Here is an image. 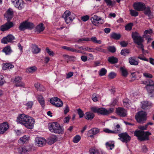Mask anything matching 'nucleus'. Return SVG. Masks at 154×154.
<instances>
[{"label":"nucleus","mask_w":154,"mask_h":154,"mask_svg":"<svg viewBox=\"0 0 154 154\" xmlns=\"http://www.w3.org/2000/svg\"><path fill=\"white\" fill-rule=\"evenodd\" d=\"M92 23L95 26H98L100 24H102L104 23V21L100 17L94 15L91 18Z\"/></svg>","instance_id":"obj_10"},{"label":"nucleus","mask_w":154,"mask_h":154,"mask_svg":"<svg viewBox=\"0 0 154 154\" xmlns=\"http://www.w3.org/2000/svg\"><path fill=\"white\" fill-rule=\"evenodd\" d=\"M70 117L69 116L66 117L64 119L63 121L65 123H68L69 122V120Z\"/></svg>","instance_id":"obj_62"},{"label":"nucleus","mask_w":154,"mask_h":154,"mask_svg":"<svg viewBox=\"0 0 154 154\" xmlns=\"http://www.w3.org/2000/svg\"><path fill=\"white\" fill-rule=\"evenodd\" d=\"M92 100L94 102L97 101V98L96 94H94L92 95Z\"/></svg>","instance_id":"obj_64"},{"label":"nucleus","mask_w":154,"mask_h":154,"mask_svg":"<svg viewBox=\"0 0 154 154\" xmlns=\"http://www.w3.org/2000/svg\"><path fill=\"white\" fill-rule=\"evenodd\" d=\"M116 113L120 116L122 117H125L127 114V111L122 108H118L116 109Z\"/></svg>","instance_id":"obj_19"},{"label":"nucleus","mask_w":154,"mask_h":154,"mask_svg":"<svg viewBox=\"0 0 154 154\" xmlns=\"http://www.w3.org/2000/svg\"><path fill=\"white\" fill-rule=\"evenodd\" d=\"M69 111V107L68 105H66L65 108L64 109V114H66V113H67Z\"/></svg>","instance_id":"obj_63"},{"label":"nucleus","mask_w":154,"mask_h":154,"mask_svg":"<svg viewBox=\"0 0 154 154\" xmlns=\"http://www.w3.org/2000/svg\"><path fill=\"white\" fill-rule=\"evenodd\" d=\"M14 39L15 37L13 35L9 34L2 39L1 42L4 44H7L9 42H11Z\"/></svg>","instance_id":"obj_16"},{"label":"nucleus","mask_w":154,"mask_h":154,"mask_svg":"<svg viewBox=\"0 0 154 154\" xmlns=\"http://www.w3.org/2000/svg\"><path fill=\"white\" fill-rule=\"evenodd\" d=\"M11 0L15 6L19 9H21L24 8L25 3L22 0Z\"/></svg>","instance_id":"obj_15"},{"label":"nucleus","mask_w":154,"mask_h":154,"mask_svg":"<svg viewBox=\"0 0 154 154\" xmlns=\"http://www.w3.org/2000/svg\"><path fill=\"white\" fill-rule=\"evenodd\" d=\"M32 150V147L30 146H24L17 148L18 152L21 154H26L29 153Z\"/></svg>","instance_id":"obj_13"},{"label":"nucleus","mask_w":154,"mask_h":154,"mask_svg":"<svg viewBox=\"0 0 154 154\" xmlns=\"http://www.w3.org/2000/svg\"><path fill=\"white\" fill-rule=\"evenodd\" d=\"M29 138L28 136L24 135L19 140L18 142L20 144H23L28 140Z\"/></svg>","instance_id":"obj_32"},{"label":"nucleus","mask_w":154,"mask_h":154,"mask_svg":"<svg viewBox=\"0 0 154 154\" xmlns=\"http://www.w3.org/2000/svg\"><path fill=\"white\" fill-rule=\"evenodd\" d=\"M35 87L39 91H43L44 90L43 86L38 83H36L35 84Z\"/></svg>","instance_id":"obj_38"},{"label":"nucleus","mask_w":154,"mask_h":154,"mask_svg":"<svg viewBox=\"0 0 154 154\" xmlns=\"http://www.w3.org/2000/svg\"><path fill=\"white\" fill-rule=\"evenodd\" d=\"M118 136L119 137V139L124 142L127 143L130 141L131 139L130 136L126 133L119 134Z\"/></svg>","instance_id":"obj_14"},{"label":"nucleus","mask_w":154,"mask_h":154,"mask_svg":"<svg viewBox=\"0 0 154 154\" xmlns=\"http://www.w3.org/2000/svg\"><path fill=\"white\" fill-rule=\"evenodd\" d=\"M41 51L40 48L36 45L32 46V52L33 54H37L39 53Z\"/></svg>","instance_id":"obj_36"},{"label":"nucleus","mask_w":154,"mask_h":154,"mask_svg":"<svg viewBox=\"0 0 154 154\" xmlns=\"http://www.w3.org/2000/svg\"><path fill=\"white\" fill-rule=\"evenodd\" d=\"M146 114L143 111L138 112L135 116V119L137 122L142 123L146 120Z\"/></svg>","instance_id":"obj_9"},{"label":"nucleus","mask_w":154,"mask_h":154,"mask_svg":"<svg viewBox=\"0 0 154 154\" xmlns=\"http://www.w3.org/2000/svg\"><path fill=\"white\" fill-rule=\"evenodd\" d=\"M100 131L97 128H93L89 130L88 133V135L91 137H93L94 135L98 133Z\"/></svg>","instance_id":"obj_22"},{"label":"nucleus","mask_w":154,"mask_h":154,"mask_svg":"<svg viewBox=\"0 0 154 154\" xmlns=\"http://www.w3.org/2000/svg\"><path fill=\"white\" fill-rule=\"evenodd\" d=\"M90 39V41H91L94 43L98 44H101V41L100 40H97V38L96 37H92Z\"/></svg>","instance_id":"obj_42"},{"label":"nucleus","mask_w":154,"mask_h":154,"mask_svg":"<svg viewBox=\"0 0 154 154\" xmlns=\"http://www.w3.org/2000/svg\"><path fill=\"white\" fill-rule=\"evenodd\" d=\"M120 70L122 72V75L125 77H126L128 74L126 69L124 67H122L120 68Z\"/></svg>","instance_id":"obj_40"},{"label":"nucleus","mask_w":154,"mask_h":154,"mask_svg":"<svg viewBox=\"0 0 154 154\" xmlns=\"http://www.w3.org/2000/svg\"><path fill=\"white\" fill-rule=\"evenodd\" d=\"M91 110L95 113L101 114L103 115H106L109 114L113 112L114 109L113 108H110L107 110L103 108H98L95 106L92 107L91 108Z\"/></svg>","instance_id":"obj_6"},{"label":"nucleus","mask_w":154,"mask_h":154,"mask_svg":"<svg viewBox=\"0 0 154 154\" xmlns=\"http://www.w3.org/2000/svg\"><path fill=\"white\" fill-rule=\"evenodd\" d=\"M116 74L114 72H110L108 75L109 77L111 79H112L115 77Z\"/></svg>","instance_id":"obj_58"},{"label":"nucleus","mask_w":154,"mask_h":154,"mask_svg":"<svg viewBox=\"0 0 154 154\" xmlns=\"http://www.w3.org/2000/svg\"><path fill=\"white\" fill-rule=\"evenodd\" d=\"M152 30L151 29H150L149 30H146L144 32V34L143 35V37H144L146 36V34H150L152 33Z\"/></svg>","instance_id":"obj_56"},{"label":"nucleus","mask_w":154,"mask_h":154,"mask_svg":"<svg viewBox=\"0 0 154 154\" xmlns=\"http://www.w3.org/2000/svg\"><path fill=\"white\" fill-rule=\"evenodd\" d=\"M108 51L110 52L114 53L116 51V48L113 46H110L108 48Z\"/></svg>","instance_id":"obj_57"},{"label":"nucleus","mask_w":154,"mask_h":154,"mask_svg":"<svg viewBox=\"0 0 154 154\" xmlns=\"http://www.w3.org/2000/svg\"><path fill=\"white\" fill-rule=\"evenodd\" d=\"M146 88L151 97H154V82L151 79L147 81Z\"/></svg>","instance_id":"obj_8"},{"label":"nucleus","mask_w":154,"mask_h":154,"mask_svg":"<svg viewBox=\"0 0 154 154\" xmlns=\"http://www.w3.org/2000/svg\"><path fill=\"white\" fill-rule=\"evenodd\" d=\"M116 127L117 129H115L114 131L110 130L108 128H105L104 129L103 131L106 133H118L120 132L119 125H117L116 126Z\"/></svg>","instance_id":"obj_24"},{"label":"nucleus","mask_w":154,"mask_h":154,"mask_svg":"<svg viewBox=\"0 0 154 154\" xmlns=\"http://www.w3.org/2000/svg\"><path fill=\"white\" fill-rule=\"evenodd\" d=\"M89 19V17L88 15H86L81 17V20L83 21H86Z\"/></svg>","instance_id":"obj_61"},{"label":"nucleus","mask_w":154,"mask_h":154,"mask_svg":"<svg viewBox=\"0 0 154 154\" xmlns=\"http://www.w3.org/2000/svg\"><path fill=\"white\" fill-rule=\"evenodd\" d=\"M94 50L100 52H106L105 50L101 48L100 47H97L94 49Z\"/></svg>","instance_id":"obj_54"},{"label":"nucleus","mask_w":154,"mask_h":154,"mask_svg":"<svg viewBox=\"0 0 154 154\" xmlns=\"http://www.w3.org/2000/svg\"><path fill=\"white\" fill-rule=\"evenodd\" d=\"M130 14L131 16L134 17H136L138 15V13L133 10H130Z\"/></svg>","instance_id":"obj_45"},{"label":"nucleus","mask_w":154,"mask_h":154,"mask_svg":"<svg viewBox=\"0 0 154 154\" xmlns=\"http://www.w3.org/2000/svg\"><path fill=\"white\" fill-rule=\"evenodd\" d=\"M107 72V70L105 68H102L99 72V75L102 76L105 75Z\"/></svg>","instance_id":"obj_44"},{"label":"nucleus","mask_w":154,"mask_h":154,"mask_svg":"<svg viewBox=\"0 0 154 154\" xmlns=\"http://www.w3.org/2000/svg\"><path fill=\"white\" fill-rule=\"evenodd\" d=\"M62 48L68 51H70L71 52H73L75 51V49L67 46H63L62 47Z\"/></svg>","instance_id":"obj_50"},{"label":"nucleus","mask_w":154,"mask_h":154,"mask_svg":"<svg viewBox=\"0 0 154 154\" xmlns=\"http://www.w3.org/2000/svg\"><path fill=\"white\" fill-rule=\"evenodd\" d=\"M9 128V126L7 122H4L0 124V134H3Z\"/></svg>","instance_id":"obj_20"},{"label":"nucleus","mask_w":154,"mask_h":154,"mask_svg":"<svg viewBox=\"0 0 154 154\" xmlns=\"http://www.w3.org/2000/svg\"><path fill=\"white\" fill-rule=\"evenodd\" d=\"M21 78L17 76L15 78L14 80V82L15 83V86L17 87H24L25 84L21 81Z\"/></svg>","instance_id":"obj_21"},{"label":"nucleus","mask_w":154,"mask_h":154,"mask_svg":"<svg viewBox=\"0 0 154 154\" xmlns=\"http://www.w3.org/2000/svg\"><path fill=\"white\" fill-rule=\"evenodd\" d=\"M45 29V27L42 23H40L38 25L36 28V32L38 33L43 31Z\"/></svg>","instance_id":"obj_30"},{"label":"nucleus","mask_w":154,"mask_h":154,"mask_svg":"<svg viewBox=\"0 0 154 154\" xmlns=\"http://www.w3.org/2000/svg\"><path fill=\"white\" fill-rule=\"evenodd\" d=\"M105 145L106 148L109 150H112L114 148L115 145L113 141H109L106 143Z\"/></svg>","instance_id":"obj_27"},{"label":"nucleus","mask_w":154,"mask_h":154,"mask_svg":"<svg viewBox=\"0 0 154 154\" xmlns=\"http://www.w3.org/2000/svg\"><path fill=\"white\" fill-rule=\"evenodd\" d=\"M83 41L88 42L90 41V40L88 38H82L78 40L77 42H82Z\"/></svg>","instance_id":"obj_51"},{"label":"nucleus","mask_w":154,"mask_h":154,"mask_svg":"<svg viewBox=\"0 0 154 154\" xmlns=\"http://www.w3.org/2000/svg\"><path fill=\"white\" fill-rule=\"evenodd\" d=\"M108 61L110 63L112 64H114L117 63L118 61V60L117 58L112 56L108 58Z\"/></svg>","instance_id":"obj_34"},{"label":"nucleus","mask_w":154,"mask_h":154,"mask_svg":"<svg viewBox=\"0 0 154 154\" xmlns=\"http://www.w3.org/2000/svg\"><path fill=\"white\" fill-rule=\"evenodd\" d=\"M13 14V12L12 9L9 8L7 11L4 16L7 18L8 21L0 26V29L1 31L4 32L7 31L14 26L13 23L10 21L12 18Z\"/></svg>","instance_id":"obj_2"},{"label":"nucleus","mask_w":154,"mask_h":154,"mask_svg":"<svg viewBox=\"0 0 154 154\" xmlns=\"http://www.w3.org/2000/svg\"><path fill=\"white\" fill-rule=\"evenodd\" d=\"M27 109H31L33 105V103L32 101L28 102L26 104Z\"/></svg>","instance_id":"obj_53"},{"label":"nucleus","mask_w":154,"mask_h":154,"mask_svg":"<svg viewBox=\"0 0 154 154\" xmlns=\"http://www.w3.org/2000/svg\"><path fill=\"white\" fill-rule=\"evenodd\" d=\"M46 50L47 53L49 55L51 56H53L54 55V52L50 50L48 48H46Z\"/></svg>","instance_id":"obj_52"},{"label":"nucleus","mask_w":154,"mask_h":154,"mask_svg":"<svg viewBox=\"0 0 154 154\" xmlns=\"http://www.w3.org/2000/svg\"><path fill=\"white\" fill-rule=\"evenodd\" d=\"M34 26V25L32 23L25 21L20 24L19 26V29L21 31H23L26 29H31L33 28Z\"/></svg>","instance_id":"obj_11"},{"label":"nucleus","mask_w":154,"mask_h":154,"mask_svg":"<svg viewBox=\"0 0 154 154\" xmlns=\"http://www.w3.org/2000/svg\"><path fill=\"white\" fill-rule=\"evenodd\" d=\"M50 102L57 107H61L63 105V102L60 99L56 97L51 98L50 100Z\"/></svg>","instance_id":"obj_12"},{"label":"nucleus","mask_w":154,"mask_h":154,"mask_svg":"<svg viewBox=\"0 0 154 154\" xmlns=\"http://www.w3.org/2000/svg\"><path fill=\"white\" fill-rule=\"evenodd\" d=\"M144 10V14H145L147 15L150 18L153 17V16L149 7H145V8Z\"/></svg>","instance_id":"obj_28"},{"label":"nucleus","mask_w":154,"mask_h":154,"mask_svg":"<svg viewBox=\"0 0 154 154\" xmlns=\"http://www.w3.org/2000/svg\"><path fill=\"white\" fill-rule=\"evenodd\" d=\"M130 51L128 49H126L124 50H122L121 52V55L125 56L127 54L129 53Z\"/></svg>","instance_id":"obj_47"},{"label":"nucleus","mask_w":154,"mask_h":154,"mask_svg":"<svg viewBox=\"0 0 154 154\" xmlns=\"http://www.w3.org/2000/svg\"><path fill=\"white\" fill-rule=\"evenodd\" d=\"M81 138V137L79 135H77L74 137L73 141L74 143H77L80 140Z\"/></svg>","instance_id":"obj_43"},{"label":"nucleus","mask_w":154,"mask_h":154,"mask_svg":"<svg viewBox=\"0 0 154 154\" xmlns=\"http://www.w3.org/2000/svg\"><path fill=\"white\" fill-rule=\"evenodd\" d=\"M143 75L146 78H151L152 77V76L150 73H144Z\"/></svg>","instance_id":"obj_60"},{"label":"nucleus","mask_w":154,"mask_h":154,"mask_svg":"<svg viewBox=\"0 0 154 154\" xmlns=\"http://www.w3.org/2000/svg\"><path fill=\"white\" fill-rule=\"evenodd\" d=\"M111 37L112 38L118 40L120 39L121 37V35L119 34H117L116 33H113L111 35Z\"/></svg>","instance_id":"obj_39"},{"label":"nucleus","mask_w":154,"mask_h":154,"mask_svg":"<svg viewBox=\"0 0 154 154\" xmlns=\"http://www.w3.org/2000/svg\"><path fill=\"white\" fill-rule=\"evenodd\" d=\"M38 100L42 107L45 106V100L44 98L41 95H38Z\"/></svg>","instance_id":"obj_33"},{"label":"nucleus","mask_w":154,"mask_h":154,"mask_svg":"<svg viewBox=\"0 0 154 154\" xmlns=\"http://www.w3.org/2000/svg\"><path fill=\"white\" fill-rule=\"evenodd\" d=\"M133 26L132 23H130L125 26V29L127 31H130L132 29V26Z\"/></svg>","instance_id":"obj_46"},{"label":"nucleus","mask_w":154,"mask_h":154,"mask_svg":"<svg viewBox=\"0 0 154 154\" xmlns=\"http://www.w3.org/2000/svg\"><path fill=\"white\" fill-rule=\"evenodd\" d=\"M131 35L134 43L137 45L138 48L141 49L143 51L144 49L142 43L144 42V40L143 38L137 32H132Z\"/></svg>","instance_id":"obj_5"},{"label":"nucleus","mask_w":154,"mask_h":154,"mask_svg":"<svg viewBox=\"0 0 154 154\" xmlns=\"http://www.w3.org/2000/svg\"><path fill=\"white\" fill-rule=\"evenodd\" d=\"M35 143L36 145L39 146H42L46 144V140L42 137H37L35 138Z\"/></svg>","instance_id":"obj_17"},{"label":"nucleus","mask_w":154,"mask_h":154,"mask_svg":"<svg viewBox=\"0 0 154 154\" xmlns=\"http://www.w3.org/2000/svg\"><path fill=\"white\" fill-rule=\"evenodd\" d=\"M5 82V81L3 75H0V85H3Z\"/></svg>","instance_id":"obj_59"},{"label":"nucleus","mask_w":154,"mask_h":154,"mask_svg":"<svg viewBox=\"0 0 154 154\" xmlns=\"http://www.w3.org/2000/svg\"><path fill=\"white\" fill-rule=\"evenodd\" d=\"M17 122L29 129L32 128L35 122L33 118L24 114L19 115L17 117Z\"/></svg>","instance_id":"obj_1"},{"label":"nucleus","mask_w":154,"mask_h":154,"mask_svg":"<svg viewBox=\"0 0 154 154\" xmlns=\"http://www.w3.org/2000/svg\"><path fill=\"white\" fill-rule=\"evenodd\" d=\"M141 104L142 108L145 110L149 109L151 107V103L147 101H142Z\"/></svg>","instance_id":"obj_23"},{"label":"nucleus","mask_w":154,"mask_h":154,"mask_svg":"<svg viewBox=\"0 0 154 154\" xmlns=\"http://www.w3.org/2000/svg\"><path fill=\"white\" fill-rule=\"evenodd\" d=\"M74 14L71 12L69 10H66L63 15V17L64 19L66 22L68 24L71 22L75 18Z\"/></svg>","instance_id":"obj_7"},{"label":"nucleus","mask_w":154,"mask_h":154,"mask_svg":"<svg viewBox=\"0 0 154 154\" xmlns=\"http://www.w3.org/2000/svg\"><path fill=\"white\" fill-rule=\"evenodd\" d=\"M123 103L125 106L127 107L129 105V100L128 99H125L123 100Z\"/></svg>","instance_id":"obj_55"},{"label":"nucleus","mask_w":154,"mask_h":154,"mask_svg":"<svg viewBox=\"0 0 154 154\" xmlns=\"http://www.w3.org/2000/svg\"><path fill=\"white\" fill-rule=\"evenodd\" d=\"M145 5L142 2H138L134 3L133 7L134 9L137 11H142L145 8Z\"/></svg>","instance_id":"obj_18"},{"label":"nucleus","mask_w":154,"mask_h":154,"mask_svg":"<svg viewBox=\"0 0 154 154\" xmlns=\"http://www.w3.org/2000/svg\"><path fill=\"white\" fill-rule=\"evenodd\" d=\"M77 112L80 118H82L84 116L83 111L80 109H77Z\"/></svg>","instance_id":"obj_49"},{"label":"nucleus","mask_w":154,"mask_h":154,"mask_svg":"<svg viewBox=\"0 0 154 154\" xmlns=\"http://www.w3.org/2000/svg\"><path fill=\"white\" fill-rule=\"evenodd\" d=\"M36 69V67L32 66L28 68L27 69L26 71L27 72L32 73L35 71Z\"/></svg>","instance_id":"obj_48"},{"label":"nucleus","mask_w":154,"mask_h":154,"mask_svg":"<svg viewBox=\"0 0 154 154\" xmlns=\"http://www.w3.org/2000/svg\"><path fill=\"white\" fill-rule=\"evenodd\" d=\"M129 62L131 65L136 66L138 64V61L136 60L135 57H131L129 58Z\"/></svg>","instance_id":"obj_29"},{"label":"nucleus","mask_w":154,"mask_h":154,"mask_svg":"<svg viewBox=\"0 0 154 154\" xmlns=\"http://www.w3.org/2000/svg\"><path fill=\"white\" fill-rule=\"evenodd\" d=\"M14 67V66L11 63H4L3 65V69L4 70H6L8 69H11Z\"/></svg>","instance_id":"obj_31"},{"label":"nucleus","mask_w":154,"mask_h":154,"mask_svg":"<svg viewBox=\"0 0 154 154\" xmlns=\"http://www.w3.org/2000/svg\"><path fill=\"white\" fill-rule=\"evenodd\" d=\"M104 1L108 6H112L116 3V2L114 0L111 1L110 0H104Z\"/></svg>","instance_id":"obj_41"},{"label":"nucleus","mask_w":154,"mask_h":154,"mask_svg":"<svg viewBox=\"0 0 154 154\" xmlns=\"http://www.w3.org/2000/svg\"><path fill=\"white\" fill-rule=\"evenodd\" d=\"M57 140V138L55 135H53L50 137L47 140V143L50 145L53 144Z\"/></svg>","instance_id":"obj_25"},{"label":"nucleus","mask_w":154,"mask_h":154,"mask_svg":"<svg viewBox=\"0 0 154 154\" xmlns=\"http://www.w3.org/2000/svg\"><path fill=\"white\" fill-rule=\"evenodd\" d=\"M2 51L4 52L6 54L9 55L12 52V50L10 46H8L5 47L3 50Z\"/></svg>","instance_id":"obj_37"},{"label":"nucleus","mask_w":154,"mask_h":154,"mask_svg":"<svg viewBox=\"0 0 154 154\" xmlns=\"http://www.w3.org/2000/svg\"><path fill=\"white\" fill-rule=\"evenodd\" d=\"M89 151L91 154H103L102 151L96 149H90Z\"/></svg>","instance_id":"obj_35"},{"label":"nucleus","mask_w":154,"mask_h":154,"mask_svg":"<svg viewBox=\"0 0 154 154\" xmlns=\"http://www.w3.org/2000/svg\"><path fill=\"white\" fill-rule=\"evenodd\" d=\"M147 125L140 126L139 127V129L141 130L136 131L134 132V135L137 137L138 139L140 141H145L149 140V137L151 134L148 131L144 132L143 130H146Z\"/></svg>","instance_id":"obj_3"},{"label":"nucleus","mask_w":154,"mask_h":154,"mask_svg":"<svg viewBox=\"0 0 154 154\" xmlns=\"http://www.w3.org/2000/svg\"><path fill=\"white\" fill-rule=\"evenodd\" d=\"M94 117V114L90 112H88L85 113V117L88 120H91Z\"/></svg>","instance_id":"obj_26"},{"label":"nucleus","mask_w":154,"mask_h":154,"mask_svg":"<svg viewBox=\"0 0 154 154\" xmlns=\"http://www.w3.org/2000/svg\"><path fill=\"white\" fill-rule=\"evenodd\" d=\"M48 128L49 131L52 132L59 134H63V127H61L57 122L49 123L48 124Z\"/></svg>","instance_id":"obj_4"}]
</instances>
